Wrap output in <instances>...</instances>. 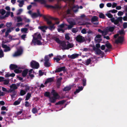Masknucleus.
<instances>
[{"instance_id": "obj_1", "label": "nucleus", "mask_w": 127, "mask_h": 127, "mask_svg": "<svg viewBox=\"0 0 127 127\" xmlns=\"http://www.w3.org/2000/svg\"><path fill=\"white\" fill-rule=\"evenodd\" d=\"M54 39L57 43L60 44L63 50L68 49L73 47L74 45L72 43L68 42H65L64 41H61L58 38L56 37H55Z\"/></svg>"}, {"instance_id": "obj_2", "label": "nucleus", "mask_w": 127, "mask_h": 127, "mask_svg": "<svg viewBox=\"0 0 127 127\" xmlns=\"http://www.w3.org/2000/svg\"><path fill=\"white\" fill-rule=\"evenodd\" d=\"M51 94L53 95V96L51 97L50 96V93L47 92H46L45 93L44 95L46 96L49 97V101L50 102L52 103H54L56 102V99L60 98V96L58 93L54 90L52 91Z\"/></svg>"}, {"instance_id": "obj_3", "label": "nucleus", "mask_w": 127, "mask_h": 127, "mask_svg": "<svg viewBox=\"0 0 127 127\" xmlns=\"http://www.w3.org/2000/svg\"><path fill=\"white\" fill-rule=\"evenodd\" d=\"M41 38L40 34L37 33L34 34L33 36V39L31 43L32 44L41 45L42 43L39 40Z\"/></svg>"}, {"instance_id": "obj_4", "label": "nucleus", "mask_w": 127, "mask_h": 127, "mask_svg": "<svg viewBox=\"0 0 127 127\" xmlns=\"http://www.w3.org/2000/svg\"><path fill=\"white\" fill-rule=\"evenodd\" d=\"M43 17L44 19L47 22V24L49 25V29L51 30L54 29L55 28V27L54 26V24H53L52 22L50 20L51 19H53V18L50 16H48L47 18L45 16H43Z\"/></svg>"}, {"instance_id": "obj_5", "label": "nucleus", "mask_w": 127, "mask_h": 127, "mask_svg": "<svg viewBox=\"0 0 127 127\" xmlns=\"http://www.w3.org/2000/svg\"><path fill=\"white\" fill-rule=\"evenodd\" d=\"M23 49L22 47H19L17 49V51L13 54V56L14 57H16L21 55L22 53Z\"/></svg>"}, {"instance_id": "obj_6", "label": "nucleus", "mask_w": 127, "mask_h": 127, "mask_svg": "<svg viewBox=\"0 0 127 127\" xmlns=\"http://www.w3.org/2000/svg\"><path fill=\"white\" fill-rule=\"evenodd\" d=\"M19 85V84H12L10 86V89L8 90V92L11 93L13 91L17 89Z\"/></svg>"}, {"instance_id": "obj_7", "label": "nucleus", "mask_w": 127, "mask_h": 127, "mask_svg": "<svg viewBox=\"0 0 127 127\" xmlns=\"http://www.w3.org/2000/svg\"><path fill=\"white\" fill-rule=\"evenodd\" d=\"M67 21L70 24V25L68 26V29L71 28L74 25H75L76 23L74 20H72L71 18H69L67 19Z\"/></svg>"}, {"instance_id": "obj_8", "label": "nucleus", "mask_w": 127, "mask_h": 127, "mask_svg": "<svg viewBox=\"0 0 127 127\" xmlns=\"http://www.w3.org/2000/svg\"><path fill=\"white\" fill-rule=\"evenodd\" d=\"M30 64L31 67L33 68H38L39 67V63L35 61H32Z\"/></svg>"}, {"instance_id": "obj_9", "label": "nucleus", "mask_w": 127, "mask_h": 127, "mask_svg": "<svg viewBox=\"0 0 127 127\" xmlns=\"http://www.w3.org/2000/svg\"><path fill=\"white\" fill-rule=\"evenodd\" d=\"M122 17H118L116 19H115L114 18H112L111 20L112 22L114 23L115 24L117 25L118 24L119 21L122 22Z\"/></svg>"}, {"instance_id": "obj_10", "label": "nucleus", "mask_w": 127, "mask_h": 127, "mask_svg": "<svg viewBox=\"0 0 127 127\" xmlns=\"http://www.w3.org/2000/svg\"><path fill=\"white\" fill-rule=\"evenodd\" d=\"M69 6L71 9L73 10L75 12L78 11V9L79 8L78 6L73 5L72 4L70 3L69 4Z\"/></svg>"}, {"instance_id": "obj_11", "label": "nucleus", "mask_w": 127, "mask_h": 127, "mask_svg": "<svg viewBox=\"0 0 127 127\" xmlns=\"http://www.w3.org/2000/svg\"><path fill=\"white\" fill-rule=\"evenodd\" d=\"M67 25L65 24H62L59 25L58 27L59 28L58 30L59 32H64V31L63 29V28H64L65 27L67 26Z\"/></svg>"}, {"instance_id": "obj_12", "label": "nucleus", "mask_w": 127, "mask_h": 127, "mask_svg": "<svg viewBox=\"0 0 127 127\" xmlns=\"http://www.w3.org/2000/svg\"><path fill=\"white\" fill-rule=\"evenodd\" d=\"M76 38L77 41L79 42H82L84 41V37L80 35L77 36Z\"/></svg>"}, {"instance_id": "obj_13", "label": "nucleus", "mask_w": 127, "mask_h": 127, "mask_svg": "<svg viewBox=\"0 0 127 127\" xmlns=\"http://www.w3.org/2000/svg\"><path fill=\"white\" fill-rule=\"evenodd\" d=\"M2 47L3 48H4V51L5 52L9 51L10 50V48L6 45L2 44Z\"/></svg>"}, {"instance_id": "obj_14", "label": "nucleus", "mask_w": 127, "mask_h": 127, "mask_svg": "<svg viewBox=\"0 0 127 127\" xmlns=\"http://www.w3.org/2000/svg\"><path fill=\"white\" fill-rule=\"evenodd\" d=\"M123 40V36H120L118 37V39L116 40L115 42L117 43L122 42Z\"/></svg>"}, {"instance_id": "obj_15", "label": "nucleus", "mask_w": 127, "mask_h": 127, "mask_svg": "<svg viewBox=\"0 0 127 127\" xmlns=\"http://www.w3.org/2000/svg\"><path fill=\"white\" fill-rule=\"evenodd\" d=\"M41 16V15L40 14V12H38V13H33L31 17L33 18H35L39 16Z\"/></svg>"}, {"instance_id": "obj_16", "label": "nucleus", "mask_w": 127, "mask_h": 127, "mask_svg": "<svg viewBox=\"0 0 127 127\" xmlns=\"http://www.w3.org/2000/svg\"><path fill=\"white\" fill-rule=\"evenodd\" d=\"M101 37V35L98 34L95 38V40L96 41L99 42L101 41L100 38Z\"/></svg>"}, {"instance_id": "obj_17", "label": "nucleus", "mask_w": 127, "mask_h": 127, "mask_svg": "<svg viewBox=\"0 0 127 127\" xmlns=\"http://www.w3.org/2000/svg\"><path fill=\"white\" fill-rule=\"evenodd\" d=\"M23 18V20L25 22L29 23L30 22V19L27 18L25 16H22Z\"/></svg>"}, {"instance_id": "obj_18", "label": "nucleus", "mask_w": 127, "mask_h": 127, "mask_svg": "<svg viewBox=\"0 0 127 127\" xmlns=\"http://www.w3.org/2000/svg\"><path fill=\"white\" fill-rule=\"evenodd\" d=\"M38 28L39 29H40L43 32H45V31L47 28V27L45 26H41L39 27Z\"/></svg>"}, {"instance_id": "obj_19", "label": "nucleus", "mask_w": 127, "mask_h": 127, "mask_svg": "<svg viewBox=\"0 0 127 127\" xmlns=\"http://www.w3.org/2000/svg\"><path fill=\"white\" fill-rule=\"evenodd\" d=\"M79 55L77 54H73L72 55H69L68 57L69 58L72 59H74L78 57Z\"/></svg>"}, {"instance_id": "obj_20", "label": "nucleus", "mask_w": 127, "mask_h": 127, "mask_svg": "<svg viewBox=\"0 0 127 127\" xmlns=\"http://www.w3.org/2000/svg\"><path fill=\"white\" fill-rule=\"evenodd\" d=\"M65 69V67L63 66L60 68H58L56 70L55 72H60L62 71H64Z\"/></svg>"}, {"instance_id": "obj_21", "label": "nucleus", "mask_w": 127, "mask_h": 127, "mask_svg": "<svg viewBox=\"0 0 127 127\" xmlns=\"http://www.w3.org/2000/svg\"><path fill=\"white\" fill-rule=\"evenodd\" d=\"M54 78L53 77H52L49 78L47 79L45 82V84H46L48 83H50L53 81L54 80Z\"/></svg>"}, {"instance_id": "obj_22", "label": "nucleus", "mask_w": 127, "mask_h": 127, "mask_svg": "<svg viewBox=\"0 0 127 127\" xmlns=\"http://www.w3.org/2000/svg\"><path fill=\"white\" fill-rule=\"evenodd\" d=\"M114 27H107L106 28L108 32H112L114 30Z\"/></svg>"}, {"instance_id": "obj_23", "label": "nucleus", "mask_w": 127, "mask_h": 127, "mask_svg": "<svg viewBox=\"0 0 127 127\" xmlns=\"http://www.w3.org/2000/svg\"><path fill=\"white\" fill-rule=\"evenodd\" d=\"M17 2L19 3V6L20 7H21L23 6L24 4V1L23 0H18Z\"/></svg>"}, {"instance_id": "obj_24", "label": "nucleus", "mask_w": 127, "mask_h": 127, "mask_svg": "<svg viewBox=\"0 0 127 127\" xmlns=\"http://www.w3.org/2000/svg\"><path fill=\"white\" fill-rule=\"evenodd\" d=\"M72 87V85H70L69 86L66 87L64 89V91H69L70 90L71 88Z\"/></svg>"}, {"instance_id": "obj_25", "label": "nucleus", "mask_w": 127, "mask_h": 127, "mask_svg": "<svg viewBox=\"0 0 127 127\" xmlns=\"http://www.w3.org/2000/svg\"><path fill=\"white\" fill-rule=\"evenodd\" d=\"M28 71V69L24 70L22 72V75L23 77H25L27 74Z\"/></svg>"}, {"instance_id": "obj_26", "label": "nucleus", "mask_w": 127, "mask_h": 127, "mask_svg": "<svg viewBox=\"0 0 127 127\" xmlns=\"http://www.w3.org/2000/svg\"><path fill=\"white\" fill-rule=\"evenodd\" d=\"M17 67V65L11 64L10 66V68L11 69H16Z\"/></svg>"}, {"instance_id": "obj_27", "label": "nucleus", "mask_w": 127, "mask_h": 127, "mask_svg": "<svg viewBox=\"0 0 127 127\" xmlns=\"http://www.w3.org/2000/svg\"><path fill=\"white\" fill-rule=\"evenodd\" d=\"M21 86L23 87H25V90L26 91H27L30 89L29 87L27 85H23L22 84L21 85Z\"/></svg>"}, {"instance_id": "obj_28", "label": "nucleus", "mask_w": 127, "mask_h": 127, "mask_svg": "<svg viewBox=\"0 0 127 127\" xmlns=\"http://www.w3.org/2000/svg\"><path fill=\"white\" fill-rule=\"evenodd\" d=\"M61 59V57L60 56H57L56 57L54 58V60L56 61V62H58Z\"/></svg>"}, {"instance_id": "obj_29", "label": "nucleus", "mask_w": 127, "mask_h": 127, "mask_svg": "<svg viewBox=\"0 0 127 127\" xmlns=\"http://www.w3.org/2000/svg\"><path fill=\"white\" fill-rule=\"evenodd\" d=\"M108 32L106 29V28L103 31H102V33L103 35H105L107 34Z\"/></svg>"}, {"instance_id": "obj_30", "label": "nucleus", "mask_w": 127, "mask_h": 127, "mask_svg": "<svg viewBox=\"0 0 127 127\" xmlns=\"http://www.w3.org/2000/svg\"><path fill=\"white\" fill-rule=\"evenodd\" d=\"M105 15L108 17L110 18H112L113 16V15L110 14L109 11L107 12Z\"/></svg>"}, {"instance_id": "obj_31", "label": "nucleus", "mask_w": 127, "mask_h": 127, "mask_svg": "<svg viewBox=\"0 0 127 127\" xmlns=\"http://www.w3.org/2000/svg\"><path fill=\"white\" fill-rule=\"evenodd\" d=\"M62 79V78L61 77L59 78L58 79L57 81V84L59 86L60 85L61 83V81Z\"/></svg>"}, {"instance_id": "obj_32", "label": "nucleus", "mask_w": 127, "mask_h": 127, "mask_svg": "<svg viewBox=\"0 0 127 127\" xmlns=\"http://www.w3.org/2000/svg\"><path fill=\"white\" fill-rule=\"evenodd\" d=\"M103 53L102 51L99 49H98L97 50L95 51L96 54L97 55H100V54H102Z\"/></svg>"}, {"instance_id": "obj_33", "label": "nucleus", "mask_w": 127, "mask_h": 127, "mask_svg": "<svg viewBox=\"0 0 127 127\" xmlns=\"http://www.w3.org/2000/svg\"><path fill=\"white\" fill-rule=\"evenodd\" d=\"M16 19L17 20V22H22L23 20V18H22L20 16L17 17Z\"/></svg>"}, {"instance_id": "obj_34", "label": "nucleus", "mask_w": 127, "mask_h": 127, "mask_svg": "<svg viewBox=\"0 0 127 127\" xmlns=\"http://www.w3.org/2000/svg\"><path fill=\"white\" fill-rule=\"evenodd\" d=\"M3 84L5 85H7L9 83V80H3Z\"/></svg>"}, {"instance_id": "obj_35", "label": "nucleus", "mask_w": 127, "mask_h": 127, "mask_svg": "<svg viewBox=\"0 0 127 127\" xmlns=\"http://www.w3.org/2000/svg\"><path fill=\"white\" fill-rule=\"evenodd\" d=\"M44 64L45 66L46 67H49L50 65V64L48 61L45 62Z\"/></svg>"}, {"instance_id": "obj_36", "label": "nucleus", "mask_w": 127, "mask_h": 127, "mask_svg": "<svg viewBox=\"0 0 127 127\" xmlns=\"http://www.w3.org/2000/svg\"><path fill=\"white\" fill-rule=\"evenodd\" d=\"M97 20V17L96 16H94L92 18V22H96Z\"/></svg>"}, {"instance_id": "obj_37", "label": "nucleus", "mask_w": 127, "mask_h": 127, "mask_svg": "<svg viewBox=\"0 0 127 127\" xmlns=\"http://www.w3.org/2000/svg\"><path fill=\"white\" fill-rule=\"evenodd\" d=\"M26 93V92L23 90H21L20 91V95H25Z\"/></svg>"}, {"instance_id": "obj_38", "label": "nucleus", "mask_w": 127, "mask_h": 127, "mask_svg": "<svg viewBox=\"0 0 127 127\" xmlns=\"http://www.w3.org/2000/svg\"><path fill=\"white\" fill-rule=\"evenodd\" d=\"M31 96V94L30 93H28L26 96V100H28Z\"/></svg>"}, {"instance_id": "obj_39", "label": "nucleus", "mask_w": 127, "mask_h": 127, "mask_svg": "<svg viewBox=\"0 0 127 127\" xmlns=\"http://www.w3.org/2000/svg\"><path fill=\"white\" fill-rule=\"evenodd\" d=\"M11 32V31L10 30V29L9 28L6 31V32H5V36L6 37L8 35V33H9L10 32Z\"/></svg>"}, {"instance_id": "obj_40", "label": "nucleus", "mask_w": 127, "mask_h": 127, "mask_svg": "<svg viewBox=\"0 0 127 127\" xmlns=\"http://www.w3.org/2000/svg\"><path fill=\"white\" fill-rule=\"evenodd\" d=\"M105 46L108 48H111V45L109 43H107L105 44Z\"/></svg>"}, {"instance_id": "obj_41", "label": "nucleus", "mask_w": 127, "mask_h": 127, "mask_svg": "<svg viewBox=\"0 0 127 127\" xmlns=\"http://www.w3.org/2000/svg\"><path fill=\"white\" fill-rule=\"evenodd\" d=\"M23 11V9H19L17 11V15H19Z\"/></svg>"}, {"instance_id": "obj_42", "label": "nucleus", "mask_w": 127, "mask_h": 127, "mask_svg": "<svg viewBox=\"0 0 127 127\" xmlns=\"http://www.w3.org/2000/svg\"><path fill=\"white\" fill-rule=\"evenodd\" d=\"M91 61V60L90 59H87L86 62V64L87 65H89Z\"/></svg>"}, {"instance_id": "obj_43", "label": "nucleus", "mask_w": 127, "mask_h": 127, "mask_svg": "<svg viewBox=\"0 0 127 127\" xmlns=\"http://www.w3.org/2000/svg\"><path fill=\"white\" fill-rule=\"evenodd\" d=\"M109 12H111L112 13H115L117 12V11L116 10L113 9L110 10L109 11Z\"/></svg>"}, {"instance_id": "obj_44", "label": "nucleus", "mask_w": 127, "mask_h": 127, "mask_svg": "<svg viewBox=\"0 0 127 127\" xmlns=\"http://www.w3.org/2000/svg\"><path fill=\"white\" fill-rule=\"evenodd\" d=\"M20 103V101L18 100L15 101L13 105H16L19 104Z\"/></svg>"}, {"instance_id": "obj_45", "label": "nucleus", "mask_w": 127, "mask_h": 127, "mask_svg": "<svg viewBox=\"0 0 127 127\" xmlns=\"http://www.w3.org/2000/svg\"><path fill=\"white\" fill-rule=\"evenodd\" d=\"M124 14L123 12L122 11H119L118 12L117 15L118 16H121Z\"/></svg>"}, {"instance_id": "obj_46", "label": "nucleus", "mask_w": 127, "mask_h": 127, "mask_svg": "<svg viewBox=\"0 0 127 127\" xmlns=\"http://www.w3.org/2000/svg\"><path fill=\"white\" fill-rule=\"evenodd\" d=\"M118 32L121 35H123L124 34H125V32H124V30H122L120 31L119 32Z\"/></svg>"}, {"instance_id": "obj_47", "label": "nucleus", "mask_w": 127, "mask_h": 127, "mask_svg": "<svg viewBox=\"0 0 127 127\" xmlns=\"http://www.w3.org/2000/svg\"><path fill=\"white\" fill-rule=\"evenodd\" d=\"M28 29L26 28H23L21 29V31L22 32H26L27 31Z\"/></svg>"}, {"instance_id": "obj_48", "label": "nucleus", "mask_w": 127, "mask_h": 127, "mask_svg": "<svg viewBox=\"0 0 127 127\" xmlns=\"http://www.w3.org/2000/svg\"><path fill=\"white\" fill-rule=\"evenodd\" d=\"M10 13L9 12H7L6 14V15H5V16L3 17H0V18L1 19H3L4 18H5V17H7L8 16V15H9L10 14Z\"/></svg>"}, {"instance_id": "obj_49", "label": "nucleus", "mask_w": 127, "mask_h": 127, "mask_svg": "<svg viewBox=\"0 0 127 127\" xmlns=\"http://www.w3.org/2000/svg\"><path fill=\"white\" fill-rule=\"evenodd\" d=\"M64 102V101H59L58 103H56V105H58V104H63Z\"/></svg>"}, {"instance_id": "obj_50", "label": "nucleus", "mask_w": 127, "mask_h": 127, "mask_svg": "<svg viewBox=\"0 0 127 127\" xmlns=\"http://www.w3.org/2000/svg\"><path fill=\"white\" fill-rule=\"evenodd\" d=\"M46 7L49 8H53L54 7V6L52 5H49L47 4L45 5Z\"/></svg>"}, {"instance_id": "obj_51", "label": "nucleus", "mask_w": 127, "mask_h": 127, "mask_svg": "<svg viewBox=\"0 0 127 127\" xmlns=\"http://www.w3.org/2000/svg\"><path fill=\"white\" fill-rule=\"evenodd\" d=\"M32 112L33 113L37 112V109L35 108H33L32 110Z\"/></svg>"}, {"instance_id": "obj_52", "label": "nucleus", "mask_w": 127, "mask_h": 127, "mask_svg": "<svg viewBox=\"0 0 127 127\" xmlns=\"http://www.w3.org/2000/svg\"><path fill=\"white\" fill-rule=\"evenodd\" d=\"M99 17L100 18H104V15L102 13H100L99 15Z\"/></svg>"}, {"instance_id": "obj_53", "label": "nucleus", "mask_w": 127, "mask_h": 127, "mask_svg": "<svg viewBox=\"0 0 127 127\" xmlns=\"http://www.w3.org/2000/svg\"><path fill=\"white\" fill-rule=\"evenodd\" d=\"M6 12L5 10L3 9H2L1 11V13L2 15H4L5 13Z\"/></svg>"}, {"instance_id": "obj_54", "label": "nucleus", "mask_w": 127, "mask_h": 127, "mask_svg": "<svg viewBox=\"0 0 127 127\" xmlns=\"http://www.w3.org/2000/svg\"><path fill=\"white\" fill-rule=\"evenodd\" d=\"M12 23H7L6 24V26L8 27H9L11 26Z\"/></svg>"}, {"instance_id": "obj_55", "label": "nucleus", "mask_w": 127, "mask_h": 127, "mask_svg": "<svg viewBox=\"0 0 127 127\" xmlns=\"http://www.w3.org/2000/svg\"><path fill=\"white\" fill-rule=\"evenodd\" d=\"M65 38L68 40H69L70 39V37L69 36V34H65Z\"/></svg>"}, {"instance_id": "obj_56", "label": "nucleus", "mask_w": 127, "mask_h": 127, "mask_svg": "<svg viewBox=\"0 0 127 127\" xmlns=\"http://www.w3.org/2000/svg\"><path fill=\"white\" fill-rule=\"evenodd\" d=\"M23 24L22 23H17L16 24V27H19L20 26L22 25Z\"/></svg>"}, {"instance_id": "obj_57", "label": "nucleus", "mask_w": 127, "mask_h": 127, "mask_svg": "<svg viewBox=\"0 0 127 127\" xmlns=\"http://www.w3.org/2000/svg\"><path fill=\"white\" fill-rule=\"evenodd\" d=\"M14 72L16 73H20L21 72V71L18 69H16L14 70Z\"/></svg>"}, {"instance_id": "obj_58", "label": "nucleus", "mask_w": 127, "mask_h": 127, "mask_svg": "<svg viewBox=\"0 0 127 127\" xmlns=\"http://www.w3.org/2000/svg\"><path fill=\"white\" fill-rule=\"evenodd\" d=\"M117 5V4L115 3H113L112 4V7L113 8H114L115 7H116Z\"/></svg>"}, {"instance_id": "obj_59", "label": "nucleus", "mask_w": 127, "mask_h": 127, "mask_svg": "<svg viewBox=\"0 0 127 127\" xmlns=\"http://www.w3.org/2000/svg\"><path fill=\"white\" fill-rule=\"evenodd\" d=\"M112 5V4L110 3H108L106 4V6L108 7H111Z\"/></svg>"}, {"instance_id": "obj_60", "label": "nucleus", "mask_w": 127, "mask_h": 127, "mask_svg": "<svg viewBox=\"0 0 127 127\" xmlns=\"http://www.w3.org/2000/svg\"><path fill=\"white\" fill-rule=\"evenodd\" d=\"M123 26L124 28H126L127 27V23H125L123 24Z\"/></svg>"}, {"instance_id": "obj_61", "label": "nucleus", "mask_w": 127, "mask_h": 127, "mask_svg": "<svg viewBox=\"0 0 127 127\" xmlns=\"http://www.w3.org/2000/svg\"><path fill=\"white\" fill-rule=\"evenodd\" d=\"M72 32L74 33H76L77 32V30L75 28H73L72 29Z\"/></svg>"}, {"instance_id": "obj_62", "label": "nucleus", "mask_w": 127, "mask_h": 127, "mask_svg": "<svg viewBox=\"0 0 127 127\" xmlns=\"http://www.w3.org/2000/svg\"><path fill=\"white\" fill-rule=\"evenodd\" d=\"M81 32L83 34H85L86 33V30L84 29H83L81 31Z\"/></svg>"}, {"instance_id": "obj_63", "label": "nucleus", "mask_w": 127, "mask_h": 127, "mask_svg": "<svg viewBox=\"0 0 127 127\" xmlns=\"http://www.w3.org/2000/svg\"><path fill=\"white\" fill-rule=\"evenodd\" d=\"M1 110H6V111L8 110V109H7L4 106H2L1 108Z\"/></svg>"}, {"instance_id": "obj_64", "label": "nucleus", "mask_w": 127, "mask_h": 127, "mask_svg": "<svg viewBox=\"0 0 127 127\" xmlns=\"http://www.w3.org/2000/svg\"><path fill=\"white\" fill-rule=\"evenodd\" d=\"M48 56H45V60L44 61H45V62L46 61H48Z\"/></svg>"}]
</instances>
